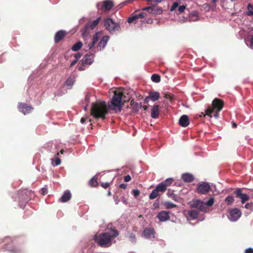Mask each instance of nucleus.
<instances>
[{
	"label": "nucleus",
	"instance_id": "obj_1",
	"mask_svg": "<svg viewBox=\"0 0 253 253\" xmlns=\"http://www.w3.org/2000/svg\"><path fill=\"white\" fill-rule=\"evenodd\" d=\"M124 91L120 90L114 91L113 96L108 107L115 111L121 112L122 106L126 100L125 99ZM108 113V106L104 101L98 100L93 103L91 108V114L96 118H105V115Z\"/></svg>",
	"mask_w": 253,
	"mask_h": 253
},
{
	"label": "nucleus",
	"instance_id": "obj_2",
	"mask_svg": "<svg viewBox=\"0 0 253 253\" xmlns=\"http://www.w3.org/2000/svg\"><path fill=\"white\" fill-rule=\"evenodd\" d=\"M119 234V232L112 226V224H109L107 225L104 232L96 233L94 235L93 239L94 242L100 247L107 248L115 243V238Z\"/></svg>",
	"mask_w": 253,
	"mask_h": 253
},
{
	"label": "nucleus",
	"instance_id": "obj_3",
	"mask_svg": "<svg viewBox=\"0 0 253 253\" xmlns=\"http://www.w3.org/2000/svg\"><path fill=\"white\" fill-rule=\"evenodd\" d=\"M212 105V108H209L206 111V114L204 115V116L208 115L211 117L212 113L214 109H216L217 111L214 113L213 116L217 119L218 118V112L220 111L223 107V102L220 100L216 98L213 100Z\"/></svg>",
	"mask_w": 253,
	"mask_h": 253
},
{
	"label": "nucleus",
	"instance_id": "obj_4",
	"mask_svg": "<svg viewBox=\"0 0 253 253\" xmlns=\"http://www.w3.org/2000/svg\"><path fill=\"white\" fill-rule=\"evenodd\" d=\"M104 25L107 30L113 34L117 31H119L120 27L118 23L115 22L112 19L107 18L104 21Z\"/></svg>",
	"mask_w": 253,
	"mask_h": 253
},
{
	"label": "nucleus",
	"instance_id": "obj_5",
	"mask_svg": "<svg viewBox=\"0 0 253 253\" xmlns=\"http://www.w3.org/2000/svg\"><path fill=\"white\" fill-rule=\"evenodd\" d=\"M101 36V32H98L95 34L92 40L88 39H85L84 44L85 50H88L91 49L94 47V44L98 42Z\"/></svg>",
	"mask_w": 253,
	"mask_h": 253
},
{
	"label": "nucleus",
	"instance_id": "obj_6",
	"mask_svg": "<svg viewBox=\"0 0 253 253\" xmlns=\"http://www.w3.org/2000/svg\"><path fill=\"white\" fill-rule=\"evenodd\" d=\"M241 215V211L237 208H234L229 211L228 217L230 221L235 222L239 219Z\"/></svg>",
	"mask_w": 253,
	"mask_h": 253
},
{
	"label": "nucleus",
	"instance_id": "obj_7",
	"mask_svg": "<svg viewBox=\"0 0 253 253\" xmlns=\"http://www.w3.org/2000/svg\"><path fill=\"white\" fill-rule=\"evenodd\" d=\"M190 206L192 208H197L199 210L204 212H207L208 211V209L206 206L205 203L200 200L192 201L191 202Z\"/></svg>",
	"mask_w": 253,
	"mask_h": 253
},
{
	"label": "nucleus",
	"instance_id": "obj_8",
	"mask_svg": "<svg viewBox=\"0 0 253 253\" xmlns=\"http://www.w3.org/2000/svg\"><path fill=\"white\" fill-rule=\"evenodd\" d=\"M211 187L208 182H203L199 184L197 188V191L201 194H206L210 190Z\"/></svg>",
	"mask_w": 253,
	"mask_h": 253
},
{
	"label": "nucleus",
	"instance_id": "obj_9",
	"mask_svg": "<svg viewBox=\"0 0 253 253\" xmlns=\"http://www.w3.org/2000/svg\"><path fill=\"white\" fill-rule=\"evenodd\" d=\"M234 194L237 198L241 199V202L242 204H244L250 199V197L246 194L243 193L241 188L237 189L234 192Z\"/></svg>",
	"mask_w": 253,
	"mask_h": 253
},
{
	"label": "nucleus",
	"instance_id": "obj_10",
	"mask_svg": "<svg viewBox=\"0 0 253 253\" xmlns=\"http://www.w3.org/2000/svg\"><path fill=\"white\" fill-rule=\"evenodd\" d=\"M185 9L186 5H179L177 2H174L172 4L170 10V11H177L179 13H181L184 12Z\"/></svg>",
	"mask_w": 253,
	"mask_h": 253
},
{
	"label": "nucleus",
	"instance_id": "obj_11",
	"mask_svg": "<svg viewBox=\"0 0 253 253\" xmlns=\"http://www.w3.org/2000/svg\"><path fill=\"white\" fill-rule=\"evenodd\" d=\"M94 57L93 54L85 55L82 60L83 65H91L94 61Z\"/></svg>",
	"mask_w": 253,
	"mask_h": 253
},
{
	"label": "nucleus",
	"instance_id": "obj_12",
	"mask_svg": "<svg viewBox=\"0 0 253 253\" xmlns=\"http://www.w3.org/2000/svg\"><path fill=\"white\" fill-rule=\"evenodd\" d=\"M157 217L161 222H165L169 219V212L162 211L158 213Z\"/></svg>",
	"mask_w": 253,
	"mask_h": 253
},
{
	"label": "nucleus",
	"instance_id": "obj_13",
	"mask_svg": "<svg viewBox=\"0 0 253 253\" xmlns=\"http://www.w3.org/2000/svg\"><path fill=\"white\" fill-rule=\"evenodd\" d=\"M143 236L146 238L151 239L155 238V231L153 228H146L143 232Z\"/></svg>",
	"mask_w": 253,
	"mask_h": 253
},
{
	"label": "nucleus",
	"instance_id": "obj_14",
	"mask_svg": "<svg viewBox=\"0 0 253 253\" xmlns=\"http://www.w3.org/2000/svg\"><path fill=\"white\" fill-rule=\"evenodd\" d=\"M19 110L23 113L24 115L29 114L33 108L30 106H27L25 104L20 103L18 106Z\"/></svg>",
	"mask_w": 253,
	"mask_h": 253
},
{
	"label": "nucleus",
	"instance_id": "obj_15",
	"mask_svg": "<svg viewBox=\"0 0 253 253\" xmlns=\"http://www.w3.org/2000/svg\"><path fill=\"white\" fill-rule=\"evenodd\" d=\"M109 37L107 36L103 37L97 46V51H101L105 48L109 40Z\"/></svg>",
	"mask_w": 253,
	"mask_h": 253
},
{
	"label": "nucleus",
	"instance_id": "obj_16",
	"mask_svg": "<svg viewBox=\"0 0 253 253\" xmlns=\"http://www.w3.org/2000/svg\"><path fill=\"white\" fill-rule=\"evenodd\" d=\"M102 6V7L105 9V10L108 11L112 8L113 6V2L111 0H106L103 2V4H101L100 3H98L96 5L97 8H99V6Z\"/></svg>",
	"mask_w": 253,
	"mask_h": 253
},
{
	"label": "nucleus",
	"instance_id": "obj_17",
	"mask_svg": "<svg viewBox=\"0 0 253 253\" xmlns=\"http://www.w3.org/2000/svg\"><path fill=\"white\" fill-rule=\"evenodd\" d=\"M199 19L198 12L196 11H194L192 12L190 14H189V17L186 19H181L180 21L182 22H185L187 21H196Z\"/></svg>",
	"mask_w": 253,
	"mask_h": 253
},
{
	"label": "nucleus",
	"instance_id": "obj_18",
	"mask_svg": "<svg viewBox=\"0 0 253 253\" xmlns=\"http://www.w3.org/2000/svg\"><path fill=\"white\" fill-rule=\"evenodd\" d=\"M198 213L199 212L198 211L196 210H193L188 211V212L185 214V215L187 217V220H191L196 218Z\"/></svg>",
	"mask_w": 253,
	"mask_h": 253
},
{
	"label": "nucleus",
	"instance_id": "obj_19",
	"mask_svg": "<svg viewBox=\"0 0 253 253\" xmlns=\"http://www.w3.org/2000/svg\"><path fill=\"white\" fill-rule=\"evenodd\" d=\"M179 125L182 127H186L189 125L188 117L186 115L182 116L179 120Z\"/></svg>",
	"mask_w": 253,
	"mask_h": 253
},
{
	"label": "nucleus",
	"instance_id": "obj_20",
	"mask_svg": "<svg viewBox=\"0 0 253 253\" xmlns=\"http://www.w3.org/2000/svg\"><path fill=\"white\" fill-rule=\"evenodd\" d=\"M159 115V107L158 105H155L153 106L151 110V116L152 118L156 119Z\"/></svg>",
	"mask_w": 253,
	"mask_h": 253
},
{
	"label": "nucleus",
	"instance_id": "obj_21",
	"mask_svg": "<svg viewBox=\"0 0 253 253\" xmlns=\"http://www.w3.org/2000/svg\"><path fill=\"white\" fill-rule=\"evenodd\" d=\"M71 198V194L70 192L68 190L66 191L61 198L60 199V201L62 202H66L68 201Z\"/></svg>",
	"mask_w": 253,
	"mask_h": 253
},
{
	"label": "nucleus",
	"instance_id": "obj_22",
	"mask_svg": "<svg viewBox=\"0 0 253 253\" xmlns=\"http://www.w3.org/2000/svg\"><path fill=\"white\" fill-rule=\"evenodd\" d=\"M181 177L183 180L186 182H191L194 180L193 175L189 173H183Z\"/></svg>",
	"mask_w": 253,
	"mask_h": 253
},
{
	"label": "nucleus",
	"instance_id": "obj_23",
	"mask_svg": "<svg viewBox=\"0 0 253 253\" xmlns=\"http://www.w3.org/2000/svg\"><path fill=\"white\" fill-rule=\"evenodd\" d=\"M65 32L64 31H59L56 33L54 38L55 42H58L61 41L65 36Z\"/></svg>",
	"mask_w": 253,
	"mask_h": 253
},
{
	"label": "nucleus",
	"instance_id": "obj_24",
	"mask_svg": "<svg viewBox=\"0 0 253 253\" xmlns=\"http://www.w3.org/2000/svg\"><path fill=\"white\" fill-rule=\"evenodd\" d=\"M101 19L100 17L98 18L97 19L94 20L92 22H90L88 23L85 26L86 29L90 28L91 29H93L99 23L100 20Z\"/></svg>",
	"mask_w": 253,
	"mask_h": 253
},
{
	"label": "nucleus",
	"instance_id": "obj_25",
	"mask_svg": "<svg viewBox=\"0 0 253 253\" xmlns=\"http://www.w3.org/2000/svg\"><path fill=\"white\" fill-rule=\"evenodd\" d=\"M250 35L251 36L250 40L248 42L245 40V41L248 46L252 49H253V27L251 29L250 31Z\"/></svg>",
	"mask_w": 253,
	"mask_h": 253
},
{
	"label": "nucleus",
	"instance_id": "obj_26",
	"mask_svg": "<svg viewBox=\"0 0 253 253\" xmlns=\"http://www.w3.org/2000/svg\"><path fill=\"white\" fill-rule=\"evenodd\" d=\"M149 95L151 98V100L153 101H155L158 100L160 98L159 93L156 91L150 92Z\"/></svg>",
	"mask_w": 253,
	"mask_h": 253
},
{
	"label": "nucleus",
	"instance_id": "obj_27",
	"mask_svg": "<svg viewBox=\"0 0 253 253\" xmlns=\"http://www.w3.org/2000/svg\"><path fill=\"white\" fill-rule=\"evenodd\" d=\"M74 82L75 77L74 76H71L67 79L65 82V84L67 86L71 87L73 85Z\"/></svg>",
	"mask_w": 253,
	"mask_h": 253
},
{
	"label": "nucleus",
	"instance_id": "obj_28",
	"mask_svg": "<svg viewBox=\"0 0 253 253\" xmlns=\"http://www.w3.org/2000/svg\"><path fill=\"white\" fill-rule=\"evenodd\" d=\"M167 187L162 182L159 183L156 187V189L159 192H164L166 190Z\"/></svg>",
	"mask_w": 253,
	"mask_h": 253
},
{
	"label": "nucleus",
	"instance_id": "obj_29",
	"mask_svg": "<svg viewBox=\"0 0 253 253\" xmlns=\"http://www.w3.org/2000/svg\"><path fill=\"white\" fill-rule=\"evenodd\" d=\"M82 46H83L82 42H81L79 41V42H77V43H76L75 44H74L72 46L71 49L74 51H77L81 48Z\"/></svg>",
	"mask_w": 253,
	"mask_h": 253
},
{
	"label": "nucleus",
	"instance_id": "obj_30",
	"mask_svg": "<svg viewBox=\"0 0 253 253\" xmlns=\"http://www.w3.org/2000/svg\"><path fill=\"white\" fill-rule=\"evenodd\" d=\"M246 13L249 16H253V5L251 3L248 4L247 11Z\"/></svg>",
	"mask_w": 253,
	"mask_h": 253
},
{
	"label": "nucleus",
	"instance_id": "obj_31",
	"mask_svg": "<svg viewBox=\"0 0 253 253\" xmlns=\"http://www.w3.org/2000/svg\"><path fill=\"white\" fill-rule=\"evenodd\" d=\"M158 195H159V192H158V191L155 188V189H154L152 191L151 193L150 194V195H149V199H151V200L154 199Z\"/></svg>",
	"mask_w": 253,
	"mask_h": 253
},
{
	"label": "nucleus",
	"instance_id": "obj_32",
	"mask_svg": "<svg viewBox=\"0 0 253 253\" xmlns=\"http://www.w3.org/2000/svg\"><path fill=\"white\" fill-rule=\"evenodd\" d=\"M167 195L169 198H170L172 200L176 201V196L174 194L173 190H168Z\"/></svg>",
	"mask_w": 253,
	"mask_h": 253
},
{
	"label": "nucleus",
	"instance_id": "obj_33",
	"mask_svg": "<svg viewBox=\"0 0 253 253\" xmlns=\"http://www.w3.org/2000/svg\"><path fill=\"white\" fill-rule=\"evenodd\" d=\"M164 206L167 209H172L176 207L175 204L170 202H165Z\"/></svg>",
	"mask_w": 253,
	"mask_h": 253
},
{
	"label": "nucleus",
	"instance_id": "obj_34",
	"mask_svg": "<svg viewBox=\"0 0 253 253\" xmlns=\"http://www.w3.org/2000/svg\"><path fill=\"white\" fill-rule=\"evenodd\" d=\"M137 19L138 18L136 14L132 15L131 17L128 18L127 22L129 23H135Z\"/></svg>",
	"mask_w": 253,
	"mask_h": 253
},
{
	"label": "nucleus",
	"instance_id": "obj_35",
	"mask_svg": "<svg viewBox=\"0 0 253 253\" xmlns=\"http://www.w3.org/2000/svg\"><path fill=\"white\" fill-rule=\"evenodd\" d=\"M89 185L92 187H95L97 185V181L95 177H92L89 181Z\"/></svg>",
	"mask_w": 253,
	"mask_h": 253
},
{
	"label": "nucleus",
	"instance_id": "obj_36",
	"mask_svg": "<svg viewBox=\"0 0 253 253\" xmlns=\"http://www.w3.org/2000/svg\"><path fill=\"white\" fill-rule=\"evenodd\" d=\"M173 182V179L171 178H169L166 179L165 181L162 182L164 185H166V187L169 186Z\"/></svg>",
	"mask_w": 253,
	"mask_h": 253
},
{
	"label": "nucleus",
	"instance_id": "obj_37",
	"mask_svg": "<svg viewBox=\"0 0 253 253\" xmlns=\"http://www.w3.org/2000/svg\"><path fill=\"white\" fill-rule=\"evenodd\" d=\"M214 203V199L213 197H211L209 200L205 203L206 207L212 206Z\"/></svg>",
	"mask_w": 253,
	"mask_h": 253
},
{
	"label": "nucleus",
	"instance_id": "obj_38",
	"mask_svg": "<svg viewBox=\"0 0 253 253\" xmlns=\"http://www.w3.org/2000/svg\"><path fill=\"white\" fill-rule=\"evenodd\" d=\"M162 12L163 10L161 8L153 6V14H160Z\"/></svg>",
	"mask_w": 253,
	"mask_h": 253
},
{
	"label": "nucleus",
	"instance_id": "obj_39",
	"mask_svg": "<svg viewBox=\"0 0 253 253\" xmlns=\"http://www.w3.org/2000/svg\"><path fill=\"white\" fill-rule=\"evenodd\" d=\"M151 80L155 83H159L160 81V77L158 75L153 74L151 77Z\"/></svg>",
	"mask_w": 253,
	"mask_h": 253
},
{
	"label": "nucleus",
	"instance_id": "obj_40",
	"mask_svg": "<svg viewBox=\"0 0 253 253\" xmlns=\"http://www.w3.org/2000/svg\"><path fill=\"white\" fill-rule=\"evenodd\" d=\"M60 163H61V161H60V159H59L57 157H56L54 160V159L52 160V164L54 166H57L59 165L60 164Z\"/></svg>",
	"mask_w": 253,
	"mask_h": 253
},
{
	"label": "nucleus",
	"instance_id": "obj_41",
	"mask_svg": "<svg viewBox=\"0 0 253 253\" xmlns=\"http://www.w3.org/2000/svg\"><path fill=\"white\" fill-rule=\"evenodd\" d=\"M225 201L228 205H230L233 203L234 199L232 196H228L226 198Z\"/></svg>",
	"mask_w": 253,
	"mask_h": 253
},
{
	"label": "nucleus",
	"instance_id": "obj_42",
	"mask_svg": "<svg viewBox=\"0 0 253 253\" xmlns=\"http://www.w3.org/2000/svg\"><path fill=\"white\" fill-rule=\"evenodd\" d=\"M252 202L250 203H247L244 206V208L247 209H250L251 211H253V208L252 206Z\"/></svg>",
	"mask_w": 253,
	"mask_h": 253
},
{
	"label": "nucleus",
	"instance_id": "obj_43",
	"mask_svg": "<svg viewBox=\"0 0 253 253\" xmlns=\"http://www.w3.org/2000/svg\"><path fill=\"white\" fill-rule=\"evenodd\" d=\"M136 16L138 19L139 18H144L147 16L146 13H144V12H141V13H139V14H136Z\"/></svg>",
	"mask_w": 253,
	"mask_h": 253
},
{
	"label": "nucleus",
	"instance_id": "obj_44",
	"mask_svg": "<svg viewBox=\"0 0 253 253\" xmlns=\"http://www.w3.org/2000/svg\"><path fill=\"white\" fill-rule=\"evenodd\" d=\"M132 193L134 197H137L139 195L140 192L138 189H135L132 191Z\"/></svg>",
	"mask_w": 253,
	"mask_h": 253
},
{
	"label": "nucleus",
	"instance_id": "obj_45",
	"mask_svg": "<svg viewBox=\"0 0 253 253\" xmlns=\"http://www.w3.org/2000/svg\"><path fill=\"white\" fill-rule=\"evenodd\" d=\"M131 180V177L129 175H127L124 177V180L126 182H128Z\"/></svg>",
	"mask_w": 253,
	"mask_h": 253
},
{
	"label": "nucleus",
	"instance_id": "obj_46",
	"mask_svg": "<svg viewBox=\"0 0 253 253\" xmlns=\"http://www.w3.org/2000/svg\"><path fill=\"white\" fill-rule=\"evenodd\" d=\"M245 253H253V249L251 248H249L247 249L245 252Z\"/></svg>",
	"mask_w": 253,
	"mask_h": 253
},
{
	"label": "nucleus",
	"instance_id": "obj_47",
	"mask_svg": "<svg viewBox=\"0 0 253 253\" xmlns=\"http://www.w3.org/2000/svg\"><path fill=\"white\" fill-rule=\"evenodd\" d=\"M101 186L104 188H106L107 187H109V183L108 182H105V183H102L101 184Z\"/></svg>",
	"mask_w": 253,
	"mask_h": 253
},
{
	"label": "nucleus",
	"instance_id": "obj_48",
	"mask_svg": "<svg viewBox=\"0 0 253 253\" xmlns=\"http://www.w3.org/2000/svg\"><path fill=\"white\" fill-rule=\"evenodd\" d=\"M81 54L79 53H76L75 55V59L77 60H78L81 58Z\"/></svg>",
	"mask_w": 253,
	"mask_h": 253
},
{
	"label": "nucleus",
	"instance_id": "obj_49",
	"mask_svg": "<svg viewBox=\"0 0 253 253\" xmlns=\"http://www.w3.org/2000/svg\"><path fill=\"white\" fill-rule=\"evenodd\" d=\"M149 2L159 3L161 2L162 0H147Z\"/></svg>",
	"mask_w": 253,
	"mask_h": 253
},
{
	"label": "nucleus",
	"instance_id": "obj_50",
	"mask_svg": "<svg viewBox=\"0 0 253 253\" xmlns=\"http://www.w3.org/2000/svg\"><path fill=\"white\" fill-rule=\"evenodd\" d=\"M120 187L122 188V189H126L127 187V184H125V183H122L121 184H120Z\"/></svg>",
	"mask_w": 253,
	"mask_h": 253
},
{
	"label": "nucleus",
	"instance_id": "obj_51",
	"mask_svg": "<svg viewBox=\"0 0 253 253\" xmlns=\"http://www.w3.org/2000/svg\"><path fill=\"white\" fill-rule=\"evenodd\" d=\"M150 100H151V98H150V96H149V95L148 96H147V97H146V98H145V99H144V102H145V103H148V102H149V101Z\"/></svg>",
	"mask_w": 253,
	"mask_h": 253
},
{
	"label": "nucleus",
	"instance_id": "obj_52",
	"mask_svg": "<svg viewBox=\"0 0 253 253\" xmlns=\"http://www.w3.org/2000/svg\"><path fill=\"white\" fill-rule=\"evenodd\" d=\"M150 9L148 10V12L150 13L153 14V6H150Z\"/></svg>",
	"mask_w": 253,
	"mask_h": 253
},
{
	"label": "nucleus",
	"instance_id": "obj_53",
	"mask_svg": "<svg viewBox=\"0 0 253 253\" xmlns=\"http://www.w3.org/2000/svg\"><path fill=\"white\" fill-rule=\"evenodd\" d=\"M77 61H78V60H77L76 59L75 60L73 61L71 64V66H72L75 65L76 64V63L77 62Z\"/></svg>",
	"mask_w": 253,
	"mask_h": 253
},
{
	"label": "nucleus",
	"instance_id": "obj_54",
	"mask_svg": "<svg viewBox=\"0 0 253 253\" xmlns=\"http://www.w3.org/2000/svg\"><path fill=\"white\" fill-rule=\"evenodd\" d=\"M42 191L43 194H47V189L46 188H43L42 189Z\"/></svg>",
	"mask_w": 253,
	"mask_h": 253
},
{
	"label": "nucleus",
	"instance_id": "obj_55",
	"mask_svg": "<svg viewBox=\"0 0 253 253\" xmlns=\"http://www.w3.org/2000/svg\"><path fill=\"white\" fill-rule=\"evenodd\" d=\"M85 120H86V119H85V118H82L81 119V123L82 124H84V123H85Z\"/></svg>",
	"mask_w": 253,
	"mask_h": 253
},
{
	"label": "nucleus",
	"instance_id": "obj_56",
	"mask_svg": "<svg viewBox=\"0 0 253 253\" xmlns=\"http://www.w3.org/2000/svg\"><path fill=\"white\" fill-rule=\"evenodd\" d=\"M150 6L145 7L143 8L142 9V10H147V11H148V10H149V9H150Z\"/></svg>",
	"mask_w": 253,
	"mask_h": 253
},
{
	"label": "nucleus",
	"instance_id": "obj_57",
	"mask_svg": "<svg viewBox=\"0 0 253 253\" xmlns=\"http://www.w3.org/2000/svg\"><path fill=\"white\" fill-rule=\"evenodd\" d=\"M140 107V106L137 104L136 103V106H135V108H136V111H137L138 109V108Z\"/></svg>",
	"mask_w": 253,
	"mask_h": 253
},
{
	"label": "nucleus",
	"instance_id": "obj_58",
	"mask_svg": "<svg viewBox=\"0 0 253 253\" xmlns=\"http://www.w3.org/2000/svg\"><path fill=\"white\" fill-rule=\"evenodd\" d=\"M79 70H80V71H83V70H84V68H83V67H79Z\"/></svg>",
	"mask_w": 253,
	"mask_h": 253
},
{
	"label": "nucleus",
	"instance_id": "obj_59",
	"mask_svg": "<svg viewBox=\"0 0 253 253\" xmlns=\"http://www.w3.org/2000/svg\"><path fill=\"white\" fill-rule=\"evenodd\" d=\"M232 126H233V127H236L237 125L235 123H233L232 124Z\"/></svg>",
	"mask_w": 253,
	"mask_h": 253
},
{
	"label": "nucleus",
	"instance_id": "obj_60",
	"mask_svg": "<svg viewBox=\"0 0 253 253\" xmlns=\"http://www.w3.org/2000/svg\"><path fill=\"white\" fill-rule=\"evenodd\" d=\"M153 206H154L155 208H156V207H158V204H157V203H154V205H153Z\"/></svg>",
	"mask_w": 253,
	"mask_h": 253
},
{
	"label": "nucleus",
	"instance_id": "obj_61",
	"mask_svg": "<svg viewBox=\"0 0 253 253\" xmlns=\"http://www.w3.org/2000/svg\"><path fill=\"white\" fill-rule=\"evenodd\" d=\"M211 2L213 3H215L217 2V0H211Z\"/></svg>",
	"mask_w": 253,
	"mask_h": 253
},
{
	"label": "nucleus",
	"instance_id": "obj_62",
	"mask_svg": "<svg viewBox=\"0 0 253 253\" xmlns=\"http://www.w3.org/2000/svg\"><path fill=\"white\" fill-rule=\"evenodd\" d=\"M143 108L144 110H146L147 109V107L146 106H143Z\"/></svg>",
	"mask_w": 253,
	"mask_h": 253
},
{
	"label": "nucleus",
	"instance_id": "obj_63",
	"mask_svg": "<svg viewBox=\"0 0 253 253\" xmlns=\"http://www.w3.org/2000/svg\"><path fill=\"white\" fill-rule=\"evenodd\" d=\"M87 105H86V106H85L84 107V110L85 111H86V110H87Z\"/></svg>",
	"mask_w": 253,
	"mask_h": 253
},
{
	"label": "nucleus",
	"instance_id": "obj_64",
	"mask_svg": "<svg viewBox=\"0 0 253 253\" xmlns=\"http://www.w3.org/2000/svg\"><path fill=\"white\" fill-rule=\"evenodd\" d=\"M85 100H86L87 101H88V97L87 96H86V97H85Z\"/></svg>",
	"mask_w": 253,
	"mask_h": 253
}]
</instances>
